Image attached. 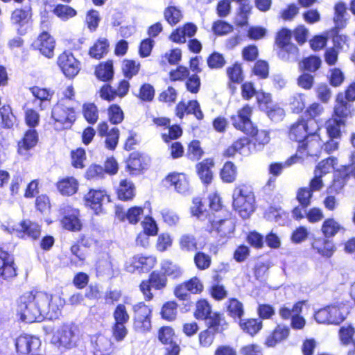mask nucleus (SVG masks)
<instances>
[{"instance_id":"obj_57","label":"nucleus","mask_w":355,"mask_h":355,"mask_svg":"<svg viewBox=\"0 0 355 355\" xmlns=\"http://www.w3.org/2000/svg\"><path fill=\"white\" fill-rule=\"evenodd\" d=\"M211 257L208 254L198 252L194 256V263L199 270H206L211 265Z\"/></svg>"},{"instance_id":"obj_33","label":"nucleus","mask_w":355,"mask_h":355,"mask_svg":"<svg viewBox=\"0 0 355 355\" xmlns=\"http://www.w3.org/2000/svg\"><path fill=\"white\" fill-rule=\"evenodd\" d=\"M109 43L107 39L100 38L89 50V55L96 59H101L108 51Z\"/></svg>"},{"instance_id":"obj_47","label":"nucleus","mask_w":355,"mask_h":355,"mask_svg":"<svg viewBox=\"0 0 355 355\" xmlns=\"http://www.w3.org/2000/svg\"><path fill=\"white\" fill-rule=\"evenodd\" d=\"M96 270L99 274L110 275L112 272V264L108 254H104L96 263Z\"/></svg>"},{"instance_id":"obj_2","label":"nucleus","mask_w":355,"mask_h":355,"mask_svg":"<svg viewBox=\"0 0 355 355\" xmlns=\"http://www.w3.org/2000/svg\"><path fill=\"white\" fill-rule=\"evenodd\" d=\"M252 110L248 105H245L237 112L236 114L231 116L232 125L239 130H241L246 135L254 137V148L260 150L263 146L267 144L270 141L269 132L266 130L259 131L255 127L251 119Z\"/></svg>"},{"instance_id":"obj_7","label":"nucleus","mask_w":355,"mask_h":355,"mask_svg":"<svg viewBox=\"0 0 355 355\" xmlns=\"http://www.w3.org/2000/svg\"><path fill=\"white\" fill-rule=\"evenodd\" d=\"M134 312V328L136 331L146 332L150 329L151 309L143 302H139L132 306Z\"/></svg>"},{"instance_id":"obj_51","label":"nucleus","mask_w":355,"mask_h":355,"mask_svg":"<svg viewBox=\"0 0 355 355\" xmlns=\"http://www.w3.org/2000/svg\"><path fill=\"white\" fill-rule=\"evenodd\" d=\"M127 167L130 172L142 170L145 168L142 157L138 153H133L130 155L127 162Z\"/></svg>"},{"instance_id":"obj_16","label":"nucleus","mask_w":355,"mask_h":355,"mask_svg":"<svg viewBox=\"0 0 355 355\" xmlns=\"http://www.w3.org/2000/svg\"><path fill=\"white\" fill-rule=\"evenodd\" d=\"M354 111L353 105L345 100L343 93H339L336 97L333 116L345 121L353 116Z\"/></svg>"},{"instance_id":"obj_17","label":"nucleus","mask_w":355,"mask_h":355,"mask_svg":"<svg viewBox=\"0 0 355 355\" xmlns=\"http://www.w3.org/2000/svg\"><path fill=\"white\" fill-rule=\"evenodd\" d=\"M33 46L48 58L53 56L55 40L47 32H42L34 42Z\"/></svg>"},{"instance_id":"obj_37","label":"nucleus","mask_w":355,"mask_h":355,"mask_svg":"<svg viewBox=\"0 0 355 355\" xmlns=\"http://www.w3.org/2000/svg\"><path fill=\"white\" fill-rule=\"evenodd\" d=\"M1 125L4 128H11L16 122V117L8 105L0 108Z\"/></svg>"},{"instance_id":"obj_3","label":"nucleus","mask_w":355,"mask_h":355,"mask_svg":"<svg viewBox=\"0 0 355 355\" xmlns=\"http://www.w3.org/2000/svg\"><path fill=\"white\" fill-rule=\"evenodd\" d=\"M81 341V335L77 327L63 324L53 332L51 343L58 349H71L77 347Z\"/></svg>"},{"instance_id":"obj_13","label":"nucleus","mask_w":355,"mask_h":355,"mask_svg":"<svg viewBox=\"0 0 355 355\" xmlns=\"http://www.w3.org/2000/svg\"><path fill=\"white\" fill-rule=\"evenodd\" d=\"M91 346L94 355H110L113 352L111 339L102 334L91 337Z\"/></svg>"},{"instance_id":"obj_50","label":"nucleus","mask_w":355,"mask_h":355,"mask_svg":"<svg viewBox=\"0 0 355 355\" xmlns=\"http://www.w3.org/2000/svg\"><path fill=\"white\" fill-rule=\"evenodd\" d=\"M178 304L175 302H168L164 304L161 311L162 318L166 320H173L176 318Z\"/></svg>"},{"instance_id":"obj_61","label":"nucleus","mask_w":355,"mask_h":355,"mask_svg":"<svg viewBox=\"0 0 355 355\" xmlns=\"http://www.w3.org/2000/svg\"><path fill=\"white\" fill-rule=\"evenodd\" d=\"M291 31L287 28H283L279 31L275 39L276 44L279 49L285 46L287 44H291Z\"/></svg>"},{"instance_id":"obj_56","label":"nucleus","mask_w":355,"mask_h":355,"mask_svg":"<svg viewBox=\"0 0 355 355\" xmlns=\"http://www.w3.org/2000/svg\"><path fill=\"white\" fill-rule=\"evenodd\" d=\"M29 17L28 9H16L12 13L11 21L13 24H24L27 22Z\"/></svg>"},{"instance_id":"obj_1","label":"nucleus","mask_w":355,"mask_h":355,"mask_svg":"<svg viewBox=\"0 0 355 355\" xmlns=\"http://www.w3.org/2000/svg\"><path fill=\"white\" fill-rule=\"evenodd\" d=\"M65 302L59 295H49L42 291H32L22 295L18 301L17 311L26 322L41 321L44 317L52 318L63 307Z\"/></svg>"},{"instance_id":"obj_31","label":"nucleus","mask_w":355,"mask_h":355,"mask_svg":"<svg viewBox=\"0 0 355 355\" xmlns=\"http://www.w3.org/2000/svg\"><path fill=\"white\" fill-rule=\"evenodd\" d=\"M342 229L343 227L334 218H328L323 222L321 231L324 237L329 239L334 236Z\"/></svg>"},{"instance_id":"obj_34","label":"nucleus","mask_w":355,"mask_h":355,"mask_svg":"<svg viewBox=\"0 0 355 355\" xmlns=\"http://www.w3.org/2000/svg\"><path fill=\"white\" fill-rule=\"evenodd\" d=\"M77 189L78 183L73 178H67L58 184V189L62 195H73L76 192Z\"/></svg>"},{"instance_id":"obj_5","label":"nucleus","mask_w":355,"mask_h":355,"mask_svg":"<svg viewBox=\"0 0 355 355\" xmlns=\"http://www.w3.org/2000/svg\"><path fill=\"white\" fill-rule=\"evenodd\" d=\"M51 117L54 120L55 128L58 130L69 128L76 120L74 109L60 99L52 109Z\"/></svg>"},{"instance_id":"obj_22","label":"nucleus","mask_w":355,"mask_h":355,"mask_svg":"<svg viewBox=\"0 0 355 355\" xmlns=\"http://www.w3.org/2000/svg\"><path fill=\"white\" fill-rule=\"evenodd\" d=\"M144 210L141 207H133L130 208L125 212L119 206L116 208V216L121 220H128L131 224H136L140 220L141 216L143 214Z\"/></svg>"},{"instance_id":"obj_12","label":"nucleus","mask_w":355,"mask_h":355,"mask_svg":"<svg viewBox=\"0 0 355 355\" xmlns=\"http://www.w3.org/2000/svg\"><path fill=\"white\" fill-rule=\"evenodd\" d=\"M316 131L310 132L306 139L298 145L297 151L306 156H317L322 146Z\"/></svg>"},{"instance_id":"obj_38","label":"nucleus","mask_w":355,"mask_h":355,"mask_svg":"<svg viewBox=\"0 0 355 355\" xmlns=\"http://www.w3.org/2000/svg\"><path fill=\"white\" fill-rule=\"evenodd\" d=\"M241 328L251 336L256 334L262 327V322L259 319H248L239 320Z\"/></svg>"},{"instance_id":"obj_35","label":"nucleus","mask_w":355,"mask_h":355,"mask_svg":"<svg viewBox=\"0 0 355 355\" xmlns=\"http://www.w3.org/2000/svg\"><path fill=\"white\" fill-rule=\"evenodd\" d=\"M304 302H298L294 304V315H293L291 322V327L294 329H302L305 324V319L300 315L302 311Z\"/></svg>"},{"instance_id":"obj_32","label":"nucleus","mask_w":355,"mask_h":355,"mask_svg":"<svg viewBox=\"0 0 355 355\" xmlns=\"http://www.w3.org/2000/svg\"><path fill=\"white\" fill-rule=\"evenodd\" d=\"M213 313L211 306L207 300H201L197 302L194 311V317L197 320H205Z\"/></svg>"},{"instance_id":"obj_11","label":"nucleus","mask_w":355,"mask_h":355,"mask_svg":"<svg viewBox=\"0 0 355 355\" xmlns=\"http://www.w3.org/2000/svg\"><path fill=\"white\" fill-rule=\"evenodd\" d=\"M86 205L94 211L96 214L101 213L103 205L110 202V197L105 190L90 189L85 196Z\"/></svg>"},{"instance_id":"obj_44","label":"nucleus","mask_w":355,"mask_h":355,"mask_svg":"<svg viewBox=\"0 0 355 355\" xmlns=\"http://www.w3.org/2000/svg\"><path fill=\"white\" fill-rule=\"evenodd\" d=\"M236 168L235 165L231 162H226L220 172V177L224 182H232L236 177Z\"/></svg>"},{"instance_id":"obj_20","label":"nucleus","mask_w":355,"mask_h":355,"mask_svg":"<svg viewBox=\"0 0 355 355\" xmlns=\"http://www.w3.org/2000/svg\"><path fill=\"white\" fill-rule=\"evenodd\" d=\"M234 230V225L232 219L226 218L219 220H214L211 223V233L220 238H225L230 236Z\"/></svg>"},{"instance_id":"obj_18","label":"nucleus","mask_w":355,"mask_h":355,"mask_svg":"<svg viewBox=\"0 0 355 355\" xmlns=\"http://www.w3.org/2000/svg\"><path fill=\"white\" fill-rule=\"evenodd\" d=\"M38 141V134L35 129H29L24 133V137L18 142V153L27 157L28 151L34 148Z\"/></svg>"},{"instance_id":"obj_27","label":"nucleus","mask_w":355,"mask_h":355,"mask_svg":"<svg viewBox=\"0 0 355 355\" xmlns=\"http://www.w3.org/2000/svg\"><path fill=\"white\" fill-rule=\"evenodd\" d=\"M214 166V162L211 159H206L197 164V171L201 180L209 184L212 180V172L211 167Z\"/></svg>"},{"instance_id":"obj_45","label":"nucleus","mask_w":355,"mask_h":355,"mask_svg":"<svg viewBox=\"0 0 355 355\" xmlns=\"http://www.w3.org/2000/svg\"><path fill=\"white\" fill-rule=\"evenodd\" d=\"M21 230L29 237L36 239L40 234V227L35 223L30 220L22 221L20 224Z\"/></svg>"},{"instance_id":"obj_46","label":"nucleus","mask_w":355,"mask_h":355,"mask_svg":"<svg viewBox=\"0 0 355 355\" xmlns=\"http://www.w3.org/2000/svg\"><path fill=\"white\" fill-rule=\"evenodd\" d=\"M150 259L141 255L133 257L125 264V269L129 272H134L136 270L141 268L144 265H146Z\"/></svg>"},{"instance_id":"obj_55","label":"nucleus","mask_w":355,"mask_h":355,"mask_svg":"<svg viewBox=\"0 0 355 355\" xmlns=\"http://www.w3.org/2000/svg\"><path fill=\"white\" fill-rule=\"evenodd\" d=\"M163 221L168 226H176L180 221V217L174 211L164 209L161 211Z\"/></svg>"},{"instance_id":"obj_36","label":"nucleus","mask_w":355,"mask_h":355,"mask_svg":"<svg viewBox=\"0 0 355 355\" xmlns=\"http://www.w3.org/2000/svg\"><path fill=\"white\" fill-rule=\"evenodd\" d=\"M95 73L96 77L103 80L108 81L112 78L114 71L112 62H106L100 64L96 69Z\"/></svg>"},{"instance_id":"obj_30","label":"nucleus","mask_w":355,"mask_h":355,"mask_svg":"<svg viewBox=\"0 0 355 355\" xmlns=\"http://www.w3.org/2000/svg\"><path fill=\"white\" fill-rule=\"evenodd\" d=\"M118 198L121 200H129L135 196L134 184L126 180L121 181L117 189Z\"/></svg>"},{"instance_id":"obj_4","label":"nucleus","mask_w":355,"mask_h":355,"mask_svg":"<svg viewBox=\"0 0 355 355\" xmlns=\"http://www.w3.org/2000/svg\"><path fill=\"white\" fill-rule=\"evenodd\" d=\"M233 207L243 218H248L254 211V196L245 185L236 187L233 191Z\"/></svg>"},{"instance_id":"obj_29","label":"nucleus","mask_w":355,"mask_h":355,"mask_svg":"<svg viewBox=\"0 0 355 355\" xmlns=\"http://www.w3.org/2000/svg\"><path fill=\"white\" fill-rule=\"evenodd\" d=\"M345 126V122L343 119H338L334 116L329 119L326 122L327 132L329 138H335L338 139L341 135L340 128Z\"/></svg>"},{"instance_id":"obj_63","label":"nucleus","mask_w":355,"mask_h":355,"mask_svg":"<svg viewBox=\"0 0 355 355\" xmlns=\"http://www.w3.org/2000/svg\"><path fill=\"white\" fill-rule=\"evenodd\" d=\"M140 64L134 60H124L123 64V71L125 77L131 78L136 75L139 70Z\"/></svg>"},{"instance_id":"obj_9","label":"nucleus","mask_w":355,"mask_h":355,"mask_svg":"<svg viewBox=\"0 0 355 355\" xmlns=\"http://www.w3.org/2000/svg\"><path fill=\"white\" fill-rule=\"evenodd\" d=\"M57 62L64 76L69 78L75 77L80 69V62L71 52L64 51L61 53Z\"/></svg>"},{"instance_id":"obj_58","label":"nucleus","mask_w":355,"mask_h":355,"mask_svg":"<svg viewBox=\"0 0 355 355\" xmlns=\"http://www.w3.org/2000/svg\"><path fill=\"white\" fill-rule=\"evenodd\" d=\"M305 96L302 94H295L290 99L291 108L294 112H302L305 107Z\"/></svg>"},{"instance_id":"obj_14","label":"nucleus","mask_w":355,"mask_h":355,"mask_svg":"<svg viewBox=\"0 0 355 355\" xmlns=\"http://www.w3.org/2000/svg\"><path fill=\"white\" fill-rule=\"evenodd\" d=\"M166 284V278L165 275L158 272L153 271L150 275L149 281H143L139 287L146 299L150 300L153 298V295L150 293V286L157 289H161L164 288Z\"/></svg>"},{"instance_id":"obj_48","label":"nucleus","mask_w":355,"mask_h":355,"mask_svg":"<svg viewBox=\"0 0 355 355\" xmlns=\"http://www.w3.org/2000/svg\"><path fill=\"white\" fill-rule=\"evenodd\" d=\"M54 14L62 20H67L76 15V11L67 5L59 4L53 10Z\"/></svg>"},{"instance_id":"obj_41","label":"nucleus","mask_w":355,"mask_h":355,"mask_svg":"<svg viewBox=\"0 0 355 355\" xmlns=\"http://www.w3.org/2000/svg\"><path fill=\"white\" fill-rule=\"evenodd\" d=\"M31 91L37 101H39V106L41 110H44L49 106V101H50L49 97L51 95L46 89L35 87L31 88Z\"/></svg>"},{"instance_id":"obj_52","label":"nucleus","mask_w":355,"mask_h":355,"mask_svg":"<svg viewBox=\"0 0 355 355\" xmlns=\"http://www.w3.org/2000/svg\"><path fill=\"white\" fill-rule=\"evenodd\" d=\"M83 114L87 121L91 124L95 123L98 119V109L93 103L83 105Z\"/></svg>"},{"instance_id":"obj_10","label":"nucleus","mask_w":355,"mask_h":355,"mask_svg":"<svg viewBox=\"0 0 355 355\" xmlns=\"http://www.w3.org/2000/svg\"><path fill=\"white\" fill-rule=\"evenodd\" d=\"M60 214L63 216L61 223L62 227L70 231H79L82 224L79 220V211L69 205H62L60 209Z\"/></svg>"},{"instance_id":"obj_42","label":"nucleus","mask_w":355,"mask_h":355,"mask_svg":"<svg viewBox=\"0 0 355 355\" xmlns=\"http://www.w3.org/2000/svg\"><path fill=\"white\" fill-rule=\"evenodd\" d=\"M336 164L337 159L334 157H329L318 163L314 171V173H316L317 175L323 176L331 172V170L334 168V166Z\"/></svg>"},{"instance_id":"obj_49","label":"nucleus","mask_w":355,"mask_h":355,"mask_svg":"<svg viewBox=\"0 0 355 355\" xmlns=\"http://www.w3.org/2000/svg\"><path fill=\"white\" fill-rule=\"evenodd\" d=\"M203 153L204 152L198 141L194 140L189 144L187 153V155L189 159L197 161L202 157Z\"/></svg>"},{"instance_id":"obj_15","label":"nucleus","mask_w":355,"mask_h":355,"mask_svg":"<svg viewBox=\"0 0 355 355\" xmlns=\"http://www.w3.org/2000/svg\"><path fill=\"white\" fill-rule=\"evenodd\" d=\"M40 346L38 338L27 334L20 335L15 340L17 352L22 355L28 354Z\"/></svg>"},{"instance_id":"obj_28","label":"nucleus","mask_w":355,"mask_h":355,"mask_svg":"<svg viewBox=\"0 0 355 355\" xmlns=\"http://www.w3.org/2000/svg\"><path fill=\"white\" fill-rule=\"evenodd\" d=\"M289 334V329L284 326H277L273 332L266 338V344L274 347L276 344L286 339Z\"/></svg>"},{"instance_id":"obj_54","label":"nucleus","mask_w":355,"mask_h":355,"mask_svg":"<svg viewBox=\"0 0 355 355\" xmlns=\"http://www.w3.org/2000/svg\"><path fill=\"white\" fill-rule=\"evenodd\" d=\"M162 270L166 275L172 278H177L182 274L180 268L169 261H164L162 263Z\"/></svg>"},{"instance_id":"obj_39","label":"nucleus","mask_w":355,"mask_h":355,"mask_svg":"<svg viewBox=\"0 0 355 355\" xmlns=\"http://www.w3.org/2000/svg\"><path fill=\"white\" fill-rule=\"evenodd\" d=\"M349 178L350 177L345 168L342 171H338L335 175L332 185L330 187L331 192L334 191L337 193L340 192Z\"/></svg>"},{"instance_id":"obj_19","label":"nucleus","mask_w":355,"mask_h":355,"mask_svg":"<svg viewBox=\"0 0 355 355\" xmlns=\"http://www.w3.org/2000/svg\"><path fill=\"white\" fill-rule=\"evenodd\" d=\"M16 275L12 257L6 252L0 250V284L3 279Z\"/></svg>"},{"instance_id":"obj_40","label":"nucleus","mask_w":355,"mask_h":355,"mask_svg":"<svg viewBox=\"0 0 355 355\" xmlns=\"http://www.w3.org/2000/svg\"><path fill=\"white\" fill-rule=\"evenodd\" d=\"M227 308L229 315L234 319L240 320L244 314L243 304L236 299L229 300Z\"/></svg>"},{"instance_id":"obj_25","label":"nucleus","mask_w":355,"mask_h":355,"mask_svg":"<svg viewBox=\"0 0 355 355\" xmlns=\"http://www.w3.org/2000/svg\"><path fill=\"white\" fill-rule=\"evenodd\" d=\"M207 329H210L216 334L222 332L226 326L224 318L218 313L214 312L205 320Z\"/></svg>"},{"instance_id":"obj_6","label":"nucleus","mask_w":355,"mask_h":355,"mask_svg":"<svg viewBox=\"0 0 355 355\" xmlns=\"http://www.w3.org/2000/svg\"><path fill=\"white\" fill-rule=\"evenodd\" d=\"M347 309L343 304L327 306L315 313V319L318 323L338 324L345 318Z\"/></svg>"},{"instance_id":"obj_23","label":"nucleus","mask_w":355,"mask_h":355,"mask_svg":"<svg viewBox=\"0 0 355 355\" xmlns=\"http://www.w3.org/2000/svg\"><path fill=\"white\" fill-rule=\"evenodd\" d=\"M166 180L173 185L177 192L186 193L189 189V184L185 174L174 173L168 175Z\"/></svg>"},{"instance_id":"obj_43","label":"nucleus","mask_w":355,"mask_h":355,"mask_svg":"<svg viewBox=\"0 0 355 355\" xmlns=\"http://www.w3.org/2000/svg\"><path fill=\"white\" fill-rule=\"evenodd\" d=\"M180 248L186 252L193 251L197 249V241L192 234H182L179 239Z\"/></svg>"},{"instance_id":"obj_64","label":"nucleus","mask_w":355,"mask_h":355,"mask_svg":"<svg viewBox=\"0 0 355 355\" xmlns=\"http://www.w3.org/2000/svg\"><path fill=\"white\" fill-rule=\"evenodd\" d=\"M164 17L170 24H176L181 18L180 10L174 6H169L164 11Z\"/></svg>"},{"instance_id":"obj_26","label":"nucleus","mask_w":355,"mask_h":355,"mask_svg":"<svg viewBox=\"0 0 355 355\" xmlns=\"http://www.w3.org/2000/svg\"><path fill=\"white\" fill-rule=\"evenodd\" d=\"M278 57L284 62H296L299 59V49L294 44H287L279 48Z\"/></svg>"},{"instance_id":"obj_62","label":"nucleus","mask_w":355,"mask_h":355,"mask_svg":"<svg viewBox=\"0 0 355 355\" xmlns=\"http://www.w3.org/2000/svg\"><path fill=\"white\" fill-rule=\"evenodd\" d=\"M105 146L110 150L115 149L119 137V130L117 128H112L105 135Z\"/></svg>"},{"instance_id":"obj_53","label":"nucleus","mask_w":355,"mask_h":355,"mask_svg":"<svg viewBox=\"0 0 355 355\" xmlns=\"http://www.w3.org/2000/svg\"><path fill=\"white\" fill-rule=\"evenodd\" d=\"M115 323L126 324L130 316L124 304H119L116 306L113 313Z\"/></svg>"},{"instance_id":"obj_8","label":"nucleus","mask_w":355,"mask_h":355,"mask_svg":"<svg viewBox=\"0 0 355 355\" xmlns=\"http://www.w3.org/2000/svg\"><path fill=\"white\" fill-rule=\"evenodd\" d=\"M317 130L318 125L314 121L298 120L291 125L289 137L291 140L297 141L300 144L309 135L310 132L316 131Z\"/></svg>"},{"instance_id":"obj_21","label":"nucleus","mask_w":355,"mask_h":355,"mask_svg":"<svg viewBox=\"0 0 355 355\" xmlns=\"http://www.w3.org/2000/svg\"><path fill=\"white\" fill-rule=\"evenodd\" d=\"M197 26L192 23H187L182 27H179L170 35V39L176 43H184L186 37H192L197 31Z\"/></svg>"},{"instance_id":"obj_60","label":"nucleus","mask_w":355,"mask_h":355,"mask_svg":"<svg viewBox=\"0 0 355 355\" xmlns=\"http://www.w3.org/2000/svg\"><path fill=\"white\" fill-rule=\"evenodd\" d=\"M321 64V60L317 56H309L303 60L300 67L304 69L314 72L319 69Z\"/></svg>"},{"instance_id":"obj_24","label":"nucleus","mask_w":355,"mask_h":355,"mask_svg":"<svg viewBox=\"0 0 355 355\" xmlns=\"http://www.w3.org/2000/svg\"><path fill=\"white\" fill-rule=\"evenodd\" d=\"M312 247L318 254L327 257H330L334 252L333 241L326 237L314 239Z\"/></svg>"},{"instance_id":"obj_59","label":"nucleus","mask_w":355,"mask_h":355,"mask_svg":"<svg viewBox=\"0 0 355 355\" xmlns=\"http://www.w3.org/2000/svg\"><path fill=\"white\" fill-rule=\"evenodd\" d=\"M312 193L313 192L308 187L298 189L297 199L302 207L306 208L310 205Z\"/></svg>"}]
</instances>
